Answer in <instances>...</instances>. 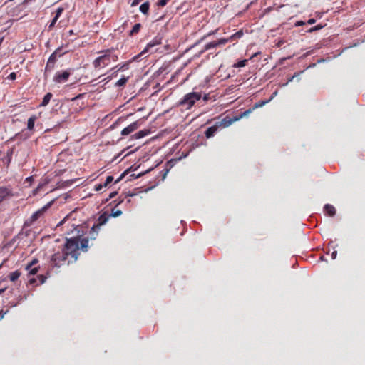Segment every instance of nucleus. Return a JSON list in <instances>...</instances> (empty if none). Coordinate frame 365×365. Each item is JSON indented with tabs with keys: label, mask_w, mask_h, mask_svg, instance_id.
I'll use <instances>...</instances> for the list:
<instances>
[{
	"label": "nucleus",
	"mask_w": 365,
	"mask_h": 365,
	"mask_svg": "<svg viewBox=\"0 0 365 365\" xmlns=\"http://www.w3.org/2000/svg\"><path fill=\"white\" fill-rule=\"evenodd\" d=\"M81 235L80 231H78V235L72 236L71 237H66V242L61 249L66 256L69 258V261L74 262L77 260L80 252L81 248Z\"/></svg>",
	"instance_id": "f257e3e1"
},
{
	"label": "nucleus",
	"mask_w": 365,
	"mask_h": 365,
	"mask_svg": "<svg viewBox=\"0 0 365 365\" xmlns=\"http://www.w3.org/2000/svg\"><path fill=\"white\" fill-rule=\"evenodd\" d=\"M113 48L106 49L100 51L101 54L93 61V66L95 69L103 68L108 66L111 61L115 62L118 60V56L113 53Z\"/></svg>",
	"instance_id": "f03ea898"
},
{
	"label": "nucleus",
	"mask_w": 365,
	"mask_h": 365,
	"mask_svg": "<svg viewBox=\"0 0 365 365\" xmlns=\"http://www.w3.org/2000/svg\"><path fill=\"white\" fill-rule=\"evenodd\" d=\"M201 98L202 94L200 92L188 93L178 102V106L185 107L187 110L190 109Z\"/></svg>",
	"instance_id": "7ed1b4c3"
},
{
	"label": "nucleus",
	"mask_w": 365,
	"mask_h": 365,
	"mask_svg": "<svg viewBox=\"0 0 365 365\" xmlns=\"http://www.w3.org/2000/svg\"><path fill=\"white\" fill-rule=\"evenodd\" d=\"M51 267L59 268L63 265H68L70 263H73L69 261V258L66 256V254L63 252L62 250L55 252L51 258Z\"/></svg>",
	"instance_id": "20e7f679"
},
{
	"label": "nucleus",
	"mask_w": 365,
	"mask_h": 365,
	"mask_svg": "<svg viewBox=\"0 0 365 365\" xmlns=\"http://www.w3.org/2000/svg\"><path fill=\"white\" fill-rule=\"evenodd\" d=\"M100 229L97 228L96 227L93 226L91 227L90 232H89V237H84L81 240V249L83 252H87L88 248L89 247L88 242L89 239L91 240H96L99 232Z\"/></svg>",
	"instance_id": "39448f33"
},
{
	"label": "nucleus",
	"mask_w": 365,
	"mask_h": 365,
	"mask_svg": "<svg viewBox=\"0 0 365 365\" xmlns=\"http://www.w3.org/2000/svg\"><path fill=\"white\" fill-rule=\"evenodd\" d=\"M54 201H55V200H52L51 201L48 202L46 205H44L43 207H41V209L36 211L30 217L31 222L32 223V222L36 221L40 217H41L45 214V212L52 206Z\"/></svg>",
	"instance_id": "423d86ee"
},
{
	"label": "nucleus",
	"mask_w": 365,
	"mask_h": 365,
	"mask_svg": "<svg viewBox=\"0 0 365 365\" xmlns=\"http://www.w3.org/2000/svg\"><path fill=\"white\" fill-rule=\"evenodd\" d=\"M71 71L69 70L63 71L62 72L56 73L53 76V81L57 83H63L68 80L69 76H71Z\"/></svg>",
	"instance_id": "0eeeda50"
},
{
	"label": "nucleus",
	"mask_w": 365,
	"mask_h": 365,
	"mask_svg": "<svg viewBox=\"0 0 365 365\" xmlns=\"http://www.w3.org/2000/svg\"><path fill=\"white\" fill-rule=\"evenodd\" d=\"M227 43V40H225V38H222L217 41L210 42L204 46V48L200 51V53H203L204 52H205L211 48H214L217 46H224Z\"/></svg>",
	"instance_id": "6e6552de"
},
{
	"label": "nucleus",
	"mask_w": 365,
	"mask_h": 365,
	"mask_svg": "<svg viewBox=\"0 0 365 365\" xmlns=\"http://www.w3.org/2000/svg\"><path fill=\"white\" fill-rule=\"evenodd\" d=\"M162 37L159 35L156 36L153 39H152L145 46V48L142 51L140 55H143L150 51V49L158 45L161 44Z\"/></svg>",
	"instance_id": "1a4fd4ad"
},
{
	"label": "nucleus",
	"mask_w": 365,
	"mask_h": 365,
	"mask_svg": "<svg viewBox=\"0 0 365 365\" xmlns=\"http://www.w3.org/2000/svg\"><path fill=\"white\" fill-rule=\"evenodd\" d=\"M240 120V118H237V116L234 118H230L229 116H225L220 121L216 122L220 128H225L231 125L234 122H236Z\"/></svg>",
	"instance_id": "9d476101"
},
{
	"label": "nucleus",
	"mask_w": 365,
	"mask_h": 365,
	"mask_svg": "<svg viewBox=\"0 0 365 365\" xmlns=\"http://www.w3.org/2000/svg\"><path fill=\"white\" fill-rule=\"evenodd\" d=\"M38 262L37 259H34L31 262L28 263L25 269L29 272V274L35 275L38 272L39 267H34Z\"/></svg>",
	"instance_id": "9b49d317"
},
{
	"label": "nucleus",
	"mask_w": 365,
	"mask_h": 365,
	"mask_svg": "<svg viewBox=\"0 0 365 365\" xmlns=\"http://www.w3.org/2000/svg\"><path fill=\"white\" fill-rule=\"evenodd\" d=\"M140 125V124L138 120L132 123L128 126L122 130L121 135H128L130 134L131 133L137 130L139 128Z\"/></svg>",
	"instance_id": "f8f14e48"
},
{
	"label": "nucleus",
	"mask_w": 365,
	"mask_h": 365,
	"mask_svg": "<svg viewBox=\"0 0 365 365\" xmlns=\"http://www.w3.org/2000/svg\"><path fill=\"white\" fill-rule=\"evenodd\" d=\"M110 218V215L107 212L102 213L98 218L96 222L93 225V226L96 227L98 229H101V227L105 225L108 220Z\"/></svg>",
	"instance_id": "ddd939ff"
},
{
	"label": "nucleus",
	"mask_w": 365,
	"mask_h": 365,
	"mask_svg": "<svg viewBox=\"0 0 365 365\" xmlns=\"http://www.w3.org/2000/svg\"><path fill=\"white\" fill-rule=\"evenodd\" d=\"M13 196L12 190L7 187H0V204L9 197Z\"/></svg>",
	"instance_id": "4468645a"
},
{
	"label": "nucleus",
	"mask_w": 365,
	"mask_h": 365,
	"mask_svg": "<svg viewBox=\"0 0 365 365\" xmlns=\"http://www.w3.org/2000/svg\"><path fill=\"white\" fill-rule=\"evenodd\" d=\"M220 129L217 123H215L214 125L209 127L205 132V135L207 138H210L213 137L215 133L218 131Z\"/></svg>",
	"instance_id": "2eb2a0df"
},
{
	"label": "nucleus",
	"mask_w": 365,
	"mask_h": 365,
	"mask_svg": "<svg viewBox=\"0 0 365 365\" xmlns=\"http://www.w3.org/2000/svg\"><path fill=\"white\" fill-rule=\"evenodd\" d=\"M63 11V9L62 7H59L56 9L55 16L48 26L49 30H51L55 26L56 21H58L59 17L61 16Z\"/></svg>",
	"instance_id": "dca6fc26"
},
{
	"label": "nucleus",
	"mask_w": 365,
	"mask_h": 365,
	"mask_svg": "<svg viewBox=\"0 0 365 365\" xmlns=\"http://www.w3.org/2000/svg\"><path fill=\"white\" fill-rule=\"evenodd\" d=\"M243 34V31L242 30H240L237 32L235 33L234 34L231 35L229 38H225V40H227V43L233 41L242 37Z\"/></svg>",
	"instance_id": "f3484780"
},
{
	"label": "nucleus",
	"mask_w": 365,
	"mask_h": 365,
	"mask_svg": "<svg viewBox=\"0 0 365 365\" xmlns=\"http://www.w3.org/2000/svg\"><path fill=\"white\" fill-rule=\"evenodd\" d=\"M324 210L329 216H334L336 214L335 207L330 204H326L324 207Z\"/></svg>",
	"instance_id": "a211bd4d"
},
{
	"label": "nucleus",
	"mask_w": 365,
	"mask_h": 365,
	"mask_svg": "<svg viewBox=\"0 0 365 365\" xmlns=\"http://www.w3.org/2000/svg\"><path fill=\"white\" fill-rule=\"evenodd\" d=\"M37 117L34 115H31L27 122V129L30 131L34 130L35 121L36 120Z\"/></svg>",
	"instance_id": "6ab92c4d"
},
{
	"label": "nucleus",
	"mask_w": 365,
	"mask_h": 365,
	"mask_svg": "<svg viewBox=\"0 0 365 365\" xmlns=\"http://www.w3.org/2000/svg\"><path fill=\"white\" fill-rule=\"evenodd\" d=\"M150 133L149 130H142L138 131V133H135L133 135H132V138L134 139H140L142 138H144L145 136L148 135Z\"/></svg>",
	"instance_id": "aec40b11"
},
{
	"label": "nucleus",
	"mask_w": 365,
	"mask_h": 365,
	"mask_svg": "<svg viewBox=\"0 0 365 365\" xmlns=\"http://www.w3.org/2000/svg\"><path fill=\"white\" fill-rule=\"evenodd\" d=\"M149 8H150V4L148 1H146L143 4H142L140 6V11L143 14H145L147 15L148 14V11H149Z\"/></svg>",
	"instance_id": "412c9836"
},
{
	"label": "nucleus",
	"mask_w": 365,
	"mask_h": 365,
	"mask_svg": "<svg viewBox=\"0 0 365 365\" xmlns=\"http://www.w3.org/2000/svg\"><path fill=\"white\" fill-rule=\"evenodd\" d=\"M53 95L51 93H47L43 98V101L41 103V106H46L48 104V103L50 102L51 98H52Z\"/></svg>",
	"instance_id": "4be33fe9"
},
{
	"label": "nucleus",
	"mask_w": 365,
	"mask_h": 365,
	"mask_svg": "<svg viewBox=\"0 0 365 365\" xmlns=\"http://www.w3.org/2000/svg\"><path fill=\"white\" fill-rule=\"evenodd\" d=\"M142 26L140 23L135 24L133 29L130 30L129 35L130 36H134L136 35L140 30Z\"/></svg>",
	"instance_id": "5701e85b"
},
{
	"label": "nucleus",
	"mask_w": 365,
	"mask_h": 365,
	"mask_svg": "<svg viewBox=\"0 0 365 365\" xmlns=\"http://www.w3.org/2000/svg\"><path fill=\"white\" fill-rule=\"evenodd\" d=\"M130 63V61H127V62H125V63H123L121 65L118 64V66H116L115 67V68H118V70H117L116 72H118V71H124L128 70L129 68ZM113 69H114V68Z\"/></svg>",
	"instance_id": "b1692460"
},
{
	"label": "nucleus",
	"mask_w": 365,
	"mask_h": 365,
	"mask_svg": "<svg viewBox=\"0 0 365 365\" xmlns=\"http://www.w3.org/2000/svg\"><path fill=\"white\" fill-rule=\"evenodd\" d=\"M21 276V272L19 270L11 272L9 275V278L11 282L16 281Z\"/></svg>",
	"instance_id": "393cba45"
},
{
	"label": "nucleus",
	"mask_w": 365,
	"mask_h": 365,
	"mask_svg": "<svg viewBox=\"0 0 365 365\" xmlns=\"http://www.w3.org/2000/svg\"><path fill=\"white\" fill-rule=\"evenodd\" d=\"M129 77L123 76L115 83V86L122 87L124 86L128 81Z\"/></svg>",
	"instance_id": "a878e982"
},
{
	"label": "nucleus",
	"mask_w": 365,
	"mask_h": 365,
	"mask_svg": "<svg viewBox=\"0 0 365 365\" xmlns=\"http://www.w3.org/2000/svg\"><path fill=\"white\" fill-rule=\"evenodd\" d=\"M50 182V180L46 178L43 180V182H41L39 183V185L37 186V187L36 188L34 192L35 194L38 192L40 191V190L46 185H47L48 183H49Z\"/></svg>",
	"instance_id": "bb28decb"
},
{
	"label": "nucleus",
	"mask_w": 365,
	"mask_h": 365,
	"mask_svg": "<svg viewBox=\"0 0 365 365\" xmlns=\"http://www.w3.org/2000/svg\"><path fill=\"white\" fill-rule=\"evenodd\" d=\"M254 110V108H249L244 112L241 113L237 118H240V120L244 117H247L250 113H252Z\"/></svg>",
	"instance_id": "cd10ccee"
},
{
	"label": "nucleus",
	"mask_w": 365,
	"mask_h": 365,
	"mask_svg": "<svg viewBox=\"0 0 365 365\" xmlns=\"http://www.w3.org/2000/svg\"><path fill=\"white\" fill-rule=\"evenodd\" d=\"M247 62H248L247 59L239 61L238 62H237L236 63H235L233 65V67L234 68L244 67L247 65Z\"/></svg>",
	"instance_id": "c85d7f7f"
},
{
	"label": "nucleus",
	"mask_w": 365,
	"mask_h": 365,
	"mask_svg": "<svg viewBox=\"0 0 365 365\" xmlns=\"http://www.w3.org/2000/svg\"><path fill=\"white\" fill-rule=\"evenodd\" d=\"M323 27H324L323 25L318 24V25H317L315 26L311 27L309 29L307 30V32L312 33L314 31H319V30L322 29Z\"/></svg>",
	"instance_id": "c756f323"
},
{
	"label": "nucleus",
	"mask_w": 365,
	"mask_h": 365,
	"mask_svg": "<svg viewBox=\"0 0 365 365\" xmlns=\"http://www.w3.org/2000/svg\"><path fill=\"white\" fill-rule=\"evenodd\" d=\"M122 211L120 210L112 209L111 213L109 214L110 217H116L121 215Z\"/></svg>",
	"instance_id": "7c9ffc66"
},
{
	"label": "nucleus",
	"mask_w": 365,
	"mask_h": 365,
	"mask_svg": "<svg viewBox=\"0 0 365 365\" xmlns=\"http://www.w3.org/2000/svg\"><path fill=\"white\" fill-rule=\"evenodd\" d=\"M56 58H57V52H53L49 57L48 61H50L52 63H56Z\"/></svg>",
	"instance_id": "2f4dec72"
},
{
	"label": "nucleus",
	"mask_w": 365,
	"mask_h": 365,
	"mask_svg": "<svg viewBox=\"0 0 365 365\" xmlns=\"http://www.w3.org/2000/svg\"><path fill=\"white\" fill-rule=\"evenodd\" d=\"M47 277H48L46 275H43V274L38 275L37 278L39 280V284H43L46 282Z\"/></svg>",
	"instance_id": "473e14b6"
},
{
	"label": "nucleus",
	"mask_w": 365,
	"mask_h": 365,
	"mask_svg": "<svg viewBox=\"0 0 365 365\" xmlns=\"http://www.w3.org/2000/svg\"><path fill=\"white\" fill-rule=\"evenodd\" d=\"M267 102H268V101H259V102L256 103L254 105V106L252 107V108H254V110H255V108H257L262 107V106H263L264 105H265Z\"/></svg>",
	"instance_id": "72a5a7b5"
},
{
	"label": "nucleus",
	"mask_w": 365,
	"mask_h": 365,
	"mask_svg": "<svg viewBox=\"0 0 365 365\" xmlns=\"http://www.w3.org/2000/svg\"><path fill=\"white\" fill-rule=\"evenodd\" d=\"M54 63H52L50 61H47L46 66V71H51L54 68Z\"/></svg>",
	"instance_id": "f704fd0d"
},
{
	"label": "nucleus",
	"mask_w": 365,
	"mask_h": 365,
	"mask_svg": "<svg viewBox=\"0 0 365 365\" xmlns=\"http://www.w3.org/2000/svg\"><path fill=\"white\" fill-rule=\"evenodd\" d=\"M6 156H7L6 164H7V166H9V163L11 162V157H12V151L11 150H9L6 153Z\"/></svg>",
	"instance_id": "c9c22d12"
},
{
	"label": "nucleus",
	"mask_w": 365,
	"mask_h": 365,
	"mask_svg": "<svg viewBox=\"0 0 365 365\" xmlns=\"http://www.w3.org/2000/svg\"><path fill=\"white\" fill-rule=\"evenodd\" d=\"M113 180V176H108L105 182L103 183V186L106 187L108 184H110Z\"/></svg>",
	"instance_id": "e433bc0d"
},
{
	"label": "nucleus",
	"mask_w": 365,
	"mask_h": 365,
	"mask_svg": "<svg viewBox=\"0 0 365 365\" xmlns=\"http://www.w3.org/2000/svg\"><path fill=\"white\" fill-rule=\"evenodd\" d=\"M170 0H158V6L163 7L165 6Z\"/></svg>",
	"instance_id": "4c0bfd02"
},
{
	"label": "nucleus",
	"mask_w": 365,
	"mask_h": 365,
	"mask_svg": "<svg viewBox=\"0 0 365 365\" xmlns=\"http://www.w3.org/2000/svg\"><path fill=\"white\" fill-rule=\"evenodd\" d=\"M62 47H58L57 49L55 50L54 52H57V57L61 56L63 54L66 53V51L61 53Z\"/></svg>",
	"instance_id": "58836bf2"
},
{
	"label": "nucleus",
	"mask_w": 365,
	"mask_h": 365,
	"mask_svg": "<svg viewBox=\"0 0 365 365\" xmlns=\"http://www.w3.org/2000/svg\"><path fill=\"white\" fill-rule=\"evenodd\" d=\"M8 78L10 80H15L16 78V73L15 72L11 73L9 75Z\"/></svg>",
	"instance_id": "ea45409f"
},
{
	"label": "nucleus",
	"mask_w": 365,
	"mask_h": 365,
	"mask_svg": "<svg viewBox=\"0 0 365 365\" xmlns=\"http://www.w3.org/2000/svg\"><path fill=\"white\" fill-rule=\"evenodd\" d=\"M217 30H215V31H212L210 32H209L207 35H205L201 40H204L205 38H206L207 36H210L211 35H213L215 34L216 32H217Z\"/></svg>",
	"instance_id": "a19ab883"
},
{
	"label": "nucleus",
	"mask_w": 365,
	"mask_h": 365,
	"mask_svg": "<svg viewBox=\"0 0 365 365\" xmlns=\"http://www.w3.org/2000/svg\"><path fill=\"white\" fill-rule=\"evenodd\" d=\"M104 187L103 184H98L95 185V190L100 191L101 189Z\"/></svg>",
	"instance_id": "79ce46f5"
},
{
	"label": "nucleus",
	"mask_w": 365,
	"mask_h": 365,
	"mask_svg": "<svg viewBox=\"0 0 365 365\" xmlns=\"http://www.w3.org/2000/svg\"><path fill=\"white\" fill-rule=\"evenodd\" d=\"M305 24V22L303 21H297L295 22L294 26H301Z\"/></svg>",
	"instance_id": "37998d69"
},
{
	"label": "nucleus",
	"mask_w": 365,
	"mask_h": 365,
	"mask_svg": "<svg viewBox=\"0 0 365 365\" xmlns=\"http://www.w3.org/2000/svg\"><path fill=\"white\" fill-rule=\"evenodd\" d=\"M29 284H31V285L35 284L36 283V279L31 278L29 279Z\"/></svg>",
	"instance_id": "c03bdc74"
},
{
	"label": "nucleus",
	"mask_w": 365,
	"mask_h": 365,
	"mask_svg": "<svg viewBox=\"0 0 365 365\" xmlns=\"http://www.w3.org/2000/svg\"><path fill=\"white\" fill-rule=\"evenodd\" d=\"M315 22H316V19H314V18L309 19L307 21V24H314Z\"/></svg>",
	"instance_id": "a18cd8bd"
},
{
	"label": "nucleus",
	"mask_w": 365,
	"mask_h": 365,
	"mask_svg": "<svg viewBox=\"0 0 365 365\" xmlns=\"http://www.w3.org/2000/svg\"><path fill=\"white\" fill-rule=\"evenodd\" d=\"M337 252L336 250L333 251L331 256L332 259H335L336 258Z\"/></svg>",
	"instance_id": "49530a36"
},
{
	"label": "nucleus",
	"mask_w": 365,
	"mask_h": 365,
	"mask_svg": "<svg viewBox=\"0 0 365 365\" xmlns=\"http://www.w3.org/2000/svg\"><path fill=\"white\" fill-rule=\"evenodd\" d=\"M117 192H113L112 193L110 194L109 195V197L111 199V198H113L115 195H116Z\"/></svg>",
	"instance_id": "de8ad7c7"
},
{
	"label": "nucleus",
	"mask_w": 365,
	"mask_h": 365,
	"mask_svg": "<svg viewBox=\"0 0 365 365\" xmlns=\"http://www.w3.org/2000/svg\"><path fill=\"white\" fill-rule=\"evenodd\" d=\"M72 227H73V230H71V232H73V230H76L77 232L79 231L78 229V226H74V225H72Z\"/></svg>",
	"instance_id": "09e8293b"
},
{
	"label": "nucleus",
	"mask_w": 365,
	"mask_h": 365,
	"mask_svg": "<svg viewBox=\"0 0 365 365\" xmlns=\"http://www.w3.org/2000/svg\"><path fill=\"white\" fill-rule=\"evenodd\" d=\"M33 180V177L30 176L26 178V181L31 182Z\"/></svg>",
	"instance_id": "8fccbe9b"
},
{
	"label": "nucleus",
	"mask_w": 365,
	"mask_h": 365,
	"mask_svg": "<svg viewBox=\"0 0 365 365\" xmlns=\"http://www.w3.org/2000/svg\"><path fill=\"white\" fill-rule=\"evenodd\" d=\"M4 36L0 38V47L1 46V44H2L3 41H4Z\"/></svg>",
	"instance_id": "3c124183"
},
{
	"label": "nucleus",
	"mask_w": 365,
	"mask_h": 365,
	"mask_svg": "<svg viewBox=\"0 0 365 365\" xmlns=\"http://www.w3.org/2000/svg\"><path fill=\"white\" fill-rule=\"evenodd\" d=\"M5 291V289H0V294H1L2 293H4Z\"/></svg>",
	"instance_id": "603ef678"
},
{
	"label": "nucleus",
	"mask_w": 365,
	"mask_h": 365,
	"mask_svg": "<svg viewBox=\"0 0 365 365\" xmlns=\"http://www.w3.org/2000/svg\"><path fill=\"white\" fill-rule=\"evenodd\" d=\"M123 178V175H121L116 181L115 182H118Z\"/></svg>",
	"instance_id": "864d4df0"
},
{
	"label": "nucleus",
	"mask_w": 365,
	"mask_h": 365,
	"mask_svg": "<svg viewBox=\"0 0 365 365\" xmlns=\"http://www.w3.org/2000/svg\"><path fill=\"white\" fill-rule=\"evenodd\" d=\"M296 76V75H294V76H292V77L289 80V81H292L293 80V78H294V76Z\"/></svg>",
	"instance_id": "5fc2aeb1"
},
{
	"label": "nucleus",
	"mask_w": 365,
	"mask_h": 365,
	"mask_svg": "<svg viewBox=\"0 0 365 365\" xmlns=\"http://www.w3.org/2000/svg\"><path fill=\"white\" fill-rule=\"evenodd\" d=\"M204 100H205V101H207V97L206 96L204 97Z\"/></svg>",
	"instance_id": "6e6d98bb"
},
{
	"label": "nucleus",
	"mask_w": 365,
	"mask_h": 365,
	"mask_svg": "<svg viewBox=\"0 0 365 365\" xmlns=\"http://www.w3.org/2000/svg\"><path fill=\"white\" fill-rule=\"evenodd\" d=\"M257 56V53H255V54L251 57V58H253V57H255V56Z\"/></svg>",
	"instance_id": "4d7b16f0"
},
{
	"label": "nucleus",
	"mask_w": 365,
	"mask_h": 365,
	"mask_svg": "<svg viewBox=\"0 0 365 365\" xmlns=\"http://www.w3.org/2000/svg\"><path fill=\"white\" fill-rule=\"evenodd\" d=\"M72 33H73V31H72V30H71V31H70V34H72Z\"/></svg>",
	"instance_id": "13d9d810"
}]
</instances>
